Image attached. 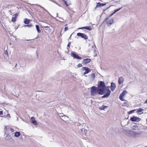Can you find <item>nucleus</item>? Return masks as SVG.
<instances>
[{
    "instance_id": "obj_1",
    "label": "nucleus",
    "mask_w": 147,
    "mask_h": 147,
    "mask_svg": "<svg viewBox=\"0 0 147 147\" xmlns=\"http://www.w3.org/2000/svg\"><path fill=\"white\" fill-rule=\"evenodd\" d=\"M98 87H97L99 89L100 92L99 93L100 94H104L105 93V89L106 86L104 82L100 81L98 83Z\"/></svg>"
},
{
    "instance_id": "obj_2",
    "label": "nucleus",
    "mask_w": 147,
    "mask_h": 147,
    "mask_svg": "<svg viewBox=\"0 0 147 147\" xmlns=\"http://www.w3.org/2000/svg\"><path fill=\"white\" fill-rule=\"evenodd\" d=\"M90 95L91 96H94L98 94L100 95H103L104 94H100L99 92H100L98 88L95 86H93L90 88Z\"/></svg>"
},
{
    "instance_id": "obj_3",
    "label": "nucleus",
    "mask_w": 147,
    "mask_h": 147,
    "mask_svg": "<svg viewBox=\"0 0 147 147\" xmlns=\"http://www.w3.org/2000/svg\"><path fill=\"white\" fill-rule=\"evenodd\" d=\"M105 21L108 26H109L113 23L114 21L113 18H110L109 17L107 18Z\"/></svg>"
},
{
    "instance_id": "obj_4",
    "label": "nucleus",
    "mask_w": 147,
    "mask_h": 147,
    "mask_svg": "<svg viewBox=\"0 0 147 147\" xmlns=\"http://www.w3.org/2000/svg\"><path fill=\"white\" fill-rule=\"evenodd\" d=\"M141 133L134 131H133L131 136L134 138H138L140 137Z\"/></svg>"
},
{
    "instance_id": "obj_5",
    "label": "nucleus",
    "mask_w": 147,
    "mask_h": 147,
    "mask_svg": "<svg viewBox=\"0 0 147 147\" xmlns=\"http://www.w3.org/2000/svg\"><path fill=\"white\" fill-rule=\"evenodd\" d=\"M71 56L74 59H82L81 57L78 56V55L76 54V53L72 52L71 53Z\"/></svg>"
},
{
    "instance_id": "obj_6",
    "label": "nucleus",
    "mask_w": 147,
    "mask_h": 147,
    "mask_svg": "<svg viewBox=\"0 0 147 147\" xmlns=\"http://www.w3.org/2000/svg\"><path fill=\"white\" fill-rule=\"evenodd\" d=\"M77 35L78 36L82 38L86 39L88 38L87 36L85 34L81 33H78L77 34Z\"/></svg>"
},
{
    "instance_id": "obj_7",
    "label": "nucleus",
    "mask_w": 147,
    "mask_h": 147,
    "mask_svg": "<svg viewBox=\"0 0 147 147\" xmlns=\"http://www.w3.org/2000/svg\"><path fill=\"white\" fill-rule=\"evenodd\" d=\"M82 70L83 71L85 70V71L83 73V74L84 75L88 73L91 71V69L86 67H83L82 68Z\"/></svg>"
},
{
    "instance_id": "obj_8",
    "label": "nucleus",
    "mask_w": 147,
    "mask_h": 147,
    "mask_svg": "<svg viewBox=\"0 0 147 147\" xmlns=\"http://www.w3.org/2000/svg\"><path fill=\"white\" fill-rule=\"evenodd\" d=\"M130 120L132 121L138 122L141 120V119L138 117L134 116L131 117L130 119Z\"/></svg>"
},
{
    "instance_id": "obj_9",
    "label": "nucleus",
    "mask_w": 147,
    "mask_h": 147,
    "mask_svg": "<svg viewBox=\"0 0 147 147\" xmlns=\"http://www.w3.org/2000/svg\"><path fill=\"white\" fill-rule=\"evenodd\" d=\"M107 92L104 96H102V98H108L110 95L111 93V90L109 89H107Z\"/></svg>"
},
{
    "instance_id": "obj_10",
    "label": "nucleus",
    "mask_w": 147,
    "mask_h": 147,
    "mask_svg": "<svg viewBox=\"0 0 147 147\" xmlns=\"http://www.w3.org/2000/svg\"><path fill=\"white\" fill-rule=\"evenodd\" d=\"M111 89L112 91H113L116 88V85L115 83L112 82L111 83Z\"/></svg>"
},
{
    "instance_id": "obj_11",
    "label": "nucleus",
    "mask_w": 147,
    "mask_h": 147,
    "mask_svg": "<svg viewBox=\"0 0 147 147\" xmlns=\"http://www.w3.org/2000/svg\"><path fill=\"white\" fill-rule=\"evenodd\" d=\"M81 127V125H80L78 126V129L80 131L82 132L84 130V131L85 133L86 132H87V130H85L84 128L83 127L82 128Z\"/></svg>"
},
{
    "instance_id": "obj_12",
    "label": "nucleus",
    "mask_w": 147,
    "mask_h": 147,
    "mask_svg": "<svg viewBox=\"0 0 147 147\" xmlns=\"http://www.w3.org/2000/svg\"><path fill=\"white\" fill-rule=\"evenodd\" d=\"M18 15V13H16L13 15V16L11 19V21L13 22H15L16 21V19L17 18V17Z\"/></svg>"
},
{
    "instance_id": "obj_13",
    "label": "nucleus",
    "mask_w": 147,
    "mask_h": 147,
    "mask_svg": "<svg viewBox=\"0 0 147 147\" xmlns=\"http://www.w3.org/2000/svg\"><path fill=\"white\" fill-rule=\"evenodd\" d=\"M133 131L127 130L125 131V134L128 136H131Z\"/></svg>"
},
{
    "instance_id": "obj_14",
    "label": "nucleus",
    "mask_w": 147,
    "mask_h": 147,
    "mask_svg": "<svg viewBox=\"0 0 147 147\" xmlns=\"http://www.w3.org/2000/svg\"><path fill=\"white\" fill-rule=\"evenodd\" d=\"M91 60L90 59H84L82 63L84 64H87L90 62Z\"/></svg>"
},
{
    "instance_id": "obj_15",
    "label": "nucleus",
    "mask_w": 147,
    "mask_h": 147,
    "mask_svg": "<svg viewBox=\"0 0 147 147\" xmlns=\"http://www.w3.org/2000/svg\"><path fill=\"white\" fill-rule=\"evenodd\" d=\"M124 81V78L122 77H120L119 78L118 80V83L119 84H122Z\"/></svg>"
},
{
    "instance_id": "obj_16",
    "label": "nucleus",
    "mask_w": 147,
    "mask_h": 147,
    "mask_svg": "<svg viewBox=\"0 0 147 147\" xmlns=\"http://www.w3.org/2000/svg\"><path fill=\"white\" fill-rule=\"evenodd\" d=\"M86 29L87 30H91L92 28L90 26H85L84 27H82L81 28H79L78 29Z\"/></svg>"
},
{
    "instance_id": "obj_17",
    "label": "nucleus",
    "mask_w": 147,
    "mask_h": 147,
    "mask_svg": "<svg viewBox=\"0 0 147 147\" xmlns=\"http://www.w3.org/2000/svg\"><path fill=\"white\" fill-rule=\"evenodd\" d=\"M31 121H32V123L34 125H36V121L35 120L34 117H32L31 118Z\"/></svg>"
},
{
    "instance_id": "obj_18",
    "label": "nucleus",
    "mask_w": 147,
    "mask_h": 147,
    "mask_svg": "<svg viewBox=\"0 0 147 147\" xmlns=\"http://www.w3.org/2000/svg\"><path fill=\"white\" fill-rule=\"evenodd\" d=\"M106 4H103L100 3H98L97 4L96 7H101L105 5Z\"/></svg>"
},
{
    "instance_id": "obj_19",
    "label": "nucleus",
    "mask_w": 147,
    "mask_h": 147,
    "mask_svg": "<svg viewBox=\"0 0 147 147\" xmlns=\"http://www.w3.org/2000/svg\"><path fill=\"white\" fill-rule=\"evenodd\" d=\"M30 22V20L26 18L24 19V23L25 24H29Z\"/></svg>"
},
{
    "instance_id": "obj_20",
    "label": "nucleus",
    "mask_w": 147,
    "mask_h": 147,
    "mask_svg": "<svg viewBox=\"0 0 147 147\" xmlns=\"http://www.w3.org/2000/svg\"><path fill=\"white\" fill-rule=\"evenodd\" d=\"M108 107V106L102 105L99 107V109L100 110H105V109L107 108Z\"/></svg>"
},
{
    "instance_id": "obj_21",
    "label": "nucleus",
    "mask_w": 147,
    "mask_h": 147,
    "mask_svg": "<svg viewBox=\"0 0 147 147\" xmlns=\"http://www.w3.org/2000/svg\"><path fill=\"white\" fill-rule=\"evenodd\" d=\"M20 135V132L17 131L15 133V136L16 137H19Z\"/></svg>"
},
{
    "instance_id": "obj_22",
    "label": "nucleus",
    "mask_w": 147,
    "mask_h": 147,
    "mask_svg": "<svg viewBox=\"0 0 147 147\" xmlns=\"http://www.w3.org/2000/svg\"><path fill=\"white\" fill-rule=\"evenodd\" d=\"M127 93V92L126 90H124L120 94L121 96H124Z\"/></svg>"
},
{
    "instance_id": "obj_23",
    "label": "nucleus",
    "mask_w": 147,
    "mask_h": 147,
    "mask_svg": "<svg viewBox=\"0 0 147 147\" xmlns=\"http://www.w3.org/2000/svg\"><path fill=\"white\" fill-rule=\"evenodd\" d=\"M36 28L38 32L39 33H40L41 32V30L40 29L39 26L37 25H36Z\"/></svg>"
},
{
    "instance_id": "obj_24",
    "label": "nucleus",
    "mask_w": 147,
    "mask_h": 147,
    "mask_svg": "<svg viewBox=\"0 0 147 147\" xmlns=\"http://www.w3.org/2000/svg\"><path fill=\"white\" fill-rule=\"evenodd\" d=\"M144 110L143 109L141 108H140L138 109L137 112L138 113H139L143 111Z\"/></svg>"
},
{
    "instance_id": "obj_25",
    "label": "nucleus",
    "mask_w": 147,
    "mask_h": 147,
    "mask_svg": "<svg viewBox=\"0 0 147 147\" xmlns=\"http://www.w3.org/2000/svg\"><path fill=\"white\" fill-rule=\"evenodd\" d=\"M95 74H92L90 75L91 78L92 80H93L95 78Z\"/></svg>"
},
{
    "instance_id": "obj_26",
    "label": "nucleus",
    "mask_w": 147,
    "mask_h": 147,
    "mask_svg": "<svg viewBox=\"0 0 147 147\" xmlns=\"http://www.w3.org/2000/svg\"><path fill=\"white\" fill-rule=\"evenodd\" d=\"M136 110V109H134V110H132L131 111H130L128 112V113L129 114H132V113H134V112Z\"/></svg>"
},
{
    "instance_id": "obj_27",
    "label": "nucleus",
    "mask_w": 147,
    "mask_h": 147,
    "mask_svg": "<svg viewBox=\"0 0 147 147\" xmlns=\"http://www.w3.org/2000/svg\"><path fill=\"white\" fill-rule=\"evenodd\" d=\"M6 138L7 139H11V137L9 134H7L6 136Z\"/></svg>"
},
{
    "instance_id": "obj_28",
    "label": "nucleus",
    "mask_w": 147,
    "mask_h": 147,
    "mask_svg": "<svg viewBox=\"0 0 147 147\" xmlns=\"http://www.w3.org/2000/svg\"><path fill=\"white\" fill-rule=\"evenodd\" d=\"M123 96H121L120 94L119 96V99L122 101H123L124 100L123 99Z\"/></svg>"
},
{
    "instance_id": "obj_29",
    "label": "nucleus",
    "mask_w": 147,
    "mask_h": 147,
    "mask_svg": "<svg viewBox=\"0 0 147 147\" xmlns=\"http://www.w3.org/2000/svg\"><path fill=\"white\" fill-rule=\"evenodd\" d=\"M122 8V7L121 8H120L119 9H117L114 10V13H115L116 12L119 11V10L121 9Z\"/></svg>"
},
{
    "instance_id": "obj_30",
    "label": "nucleus",
    "mask_w": 147,
    "mask_h": 147,
    "mask_svg": "<svg viewBox=\"0 0 147 147\" xmlns=\"http://www.w3.org/2000/svg\"><path fill=\"white\" fill-rule=\"evenodd\" d=\"M32 24H28L24 26V27H31L32 26Z\"/></svg>"
},
{
    "instance_id": "obj_31",
    "label": "nucleus",
    "mask_w": 147,
    "mask_h": 147,
    "mask_svg": "<svg viewBox=\"0 0 147 147\" xmlns=\"http://www.w3.org/2000/svg\"><path fill=\"white\" fill-rule=\"evenodd\" d=\"M39 6L41 7V8H42L43 9H44L45 11L48 13L49 14V12L46 10V9H45V8H44V7H43L41 6H40L39 5Z\"/></svg>"
},
{
    "instance_id": "obj_32",
    "label": "nucleus",
    "mask_w": 147,
    "mask_h": 147,
    "mask_svg": "<svg viewBox=\"0 0 147 147\" xmlns=\"http://www.w3.org/2000/svg\"><path fill=\"white\" fill-rule=\"evenodd\" d=\"M63 2L67 6H68L69 5V4H68L67 3V2L65 1Z\"/></svg>"
},
{
    "instance_id": "obj_33",
    "label": "nucleus",
    "mask_w": 147,
    "mask_h": 147,
    "mask_svg": "<svg viewBox=\"0 0 147 147\" xmlns=\"http://www.w3.org/2000/svg\"><path fill=\"white\" fill-rule=\"evenodd\" d=\"M63 114L62 113H59V115L60 117H63Z\"/></svg>"
},
{
    "instance_id": "obj_34",
    "label": "nucleus",
    "mask_w": 147,
    "mask_h": 147,
    "mask_svg": "<svg viewBox=\"0 0 147 147\" xmlns=\"http://www.w3.org/2000/svg\"><path fill=\"white\" fill-rule=\"evenodd\" d=\"M82 66V65L81 64L79 63L78 65V67H81Z\"/></svg>"
},
{
    "instance_id": "obj_35",
    "label": "nucleus",
    "mask_w": 147,
    "mask_h": 147,
    "mask_svg": "<svg viewBox=\"0 0 147 147\" xmlns=\"http://www.w3.org/2000/svg\"><path fill=\"white\" fill-rule=\"evenodd\" d=\"M68 30V27H65L64 28V31H66Z\"/></svg>"
},
{
    "instance_id": "obj_36",
    "label": "nucleus",
    "mask_w": 147,
    "mask_h": 147,
    "mask_svg": "<svg viewBox=\"0 0 147 147\" xmlns=\"http://www.w3.org/2000/svg\"><path fill=\"white\" fill-rule=\"evenodd\" d=\"M70 43H71V42H69V43L67 45V47H69L70 46Z\"/></svg>"
},
{
    "instance_id": "obj_37",
    "label": "nucleus",
    "mask_w": 147,
    "mask_h": 147,
    "mask_svg": "<svg viewBox=\"0 0 147 147\" xmlns=\"http://www.w3.org/2000/svg\"><path fill=\"white\" fill-rule=\"evenodd\" d=\"M3 114V111H0V115H1Z\"/></svg>"
},
{
    "instance_id": "obj_38",
    "label": "nucleus",
    "mask_w": 147,
    "mask_h": 147,
    "mask_svg": "<svg viewBox=\"0 0 147 147\" xmlns=\"http://www.w3.org/2000/svg\"><path fill=\"white\" fill-rule=\"evenodd\" d=\"M10 130L11 131V132H13L14 131V130L13 129H12V128H11Z\"/></svg>"
},
{
    "instance_id": "obj_39",
    "label": "nucleus",
    "mask_w": 147,
    "mask_h": 147,
    "mask_svg": "<svg viewBox=\"0 0 147 147\" xmlns=\"http://www.w3.org/2000/svg\"><path fill=\"white\" fill-rule=\"evenodd\" d=\"M43 27H44V28H49V26H43Z\"/></svg>"
},
{
    "instance_id": "obj_40",
    "label": "nucleus",
    "mask_w": 147,
    "mask_h": 147,
    "mask_svg": "<svg viewBox=\"0 0 147 147\" xmlns=\"http://www.w3.org/2000/svg\"><path fill=\"white\" fill-rule=\"evenodd\" d=\"M6 116H9L10 118V115L9 114H7Z\"/></svg>"
},
{
    "instance_id": "obj_41",
    "label": "nucleus",
    "mask_w": 147,
    "mask_h": 147,
    "mask_svg": "<svg viewBox=\"0 0 147 147\" xmlns=\"http://www.w3.org/2000/svg\"><path fill=\"white\" fill-rule=\"evenodd\" d=\"M114 13H112V14H111L110 15V17H109L110 18V17L112 16Z\"/></svg>"
},
{
    "instance_id": "obj_42",
    "label": "nucleus",
    "mask_w": 147,
    "mask_h": 147,
    "mask_svg": "<svg viewBox=\"0 0 147 147\" xmlns=\"http://www.w3.org/2000/svg\"><path fill=\"white\" fill-rule=\"evenodd\" d=\"M60 19L61 20H62V21L64 20L63 19H62L61 18H60Z\"/></svg>"
},
{
    "instance_id": "obj_43",
    "label": "nucleus",
    "mask_w": 147,
    "mask_h": 147,
    "mask_svg": "<svg viewBox=\"0 0 147 147\" xmlns=\"http://www.w3.org/2000/svg\"><path fill=\"white\" fill-rule=\"evenodd\" d=\"M6 52H7V51H5V55H6Z\"/></svg>"
},
{
    "instance_id": "obj_44",
    "label": "nucleus",
    "mask_w": 147,
    "mask_h": 147,
    "mask_svg": "<svg viewBox=\"0 0 147 147\" xmlns=\"http://www.w3.org/2000/svg\"><path fill=\"white\" fill-rule=\"evenodd\" d=\"M55 3H56V4L57 5H59V4L58 3H55Z\"/></svg>"
},
{
    "instance_id": "obj_45",
    "label": "nucleus",
    "mask_w": 147,
    "mask_h": 147,
    "mask_svg": "<svg viewBox=\"0 0 147 147\" xmlns=\"http://www.w3.org/2000/svg\"><path fill=\"white\" fill-rule=\"evenodd\" d=\"M50 0L52 2H54V1L53 0Z\"/></svg>"
},
{
    "instance_id": "obj_46",
    "label": "nucleus",
    "mask_w": 147,
    "mask_h": 147,
    "mask_svg": "<svg viewBox=\"0 0 147 147\" xmlns=\"http://www.w3.org/2000/svg\"><path fill=\"white\" fill-rule=\"evenodd\" d=\"M64 2L65 0H62Z\"/></svg>"
},
{
    "instance_id": "obj_47",
    "label": "nucleus",
    "mask_w": 147,
    "mask_h": 147,
    "mask_svg": "<svg viewBox=\"0 0 147 147\" xmlns=\"http://www.w3.org/2000/svg\"><path fill=\"white\" fill-rule=\"evenodd\" d=\"M92 48H93L94 47V46H92Z\"/></svg>"
},
{
    "instance_id": "obj_48",
    "label": "nucleus",
    "mask_w": 147,
    "mask_h": 147,
    "mask_svg": "<svg viewBox=\"0 0 147 147\" xmlns=\"http://www.w3.org/2000/svg\"><path fill=\"white\" fill-rule=\"evenodd\" d=\"M17 65V64H16V65H15V67H16V66Z\"/></svg>"
},
{
    "instance_id": "obj_49",
    "label": "nucleus",
    "mask_w": 147,
    "mask_h": 147,
    "mask_svg": "<svg viewBox=\"0 0 147 147\" xmlns=\"http://www.w3.org/2000/svg\"><path fill=\"white\" fill-rule=\"evenodd\" d=\"M67 24H66V25H65V26H67Z\"/></svg>"
},
{
    "instance_id": "obj_50",
    "label": "nucleus",
    "mask_w": 147,
    "mask_h": 147,
    "mask_svg": "<svg viewBox=\"0 0 147 147\" xmlns=\"http://www.w3.org/2000/svg\"><path fill=\"white\" fill-rule=\"evenodd\" d=\"M109 87H110V86H108V87H107V88H109Z\"/></svg>"
},
{
    "instance_id": "obj_51",
    "label": "nucleus",
    "mask_w": 147,
    "mask_h": 147,
    "mask_svg": "<svg viewBox=\"0 0 147 147\" xmlns=\"http://www.w3.org/2000/svg\"><path fill=\"white\" fill-rule=\"evenodd\" d=\"M131 82H130L129 83V84L130 83H131Z\"/></svg>"
},
{
    "instance_id": "obj_52",
    "label": "nucleus",
    "mask_w": 147,
    "mask_h": 147,
    "mask_svg": "<svg viewBox=\"0 0 147 147\" xmlns=\"http://www.w3.org/2000/svg\"><path fill=\"white\" fill-rule=\"evenodd\" d=\"M140 113V114H141L142 113Z\"/></svg>"
},
{
    "instance_id": "obj_53",
    "label": "nucleus",
    "mask_w": 147,
    "mask_h": 147,
    "mask_svg": "<svg viewBox=\"0 0 147 147\" xmlns=\"http://www.w3.org/2000/svg\"><path fill=\"white\" fill-rule=\"evenodd\" d=\"M57 16L58 15V13H57Z\"/></svg>"
},
{
    "instance_id": "obj_54",
    "label": "nucleus",
    "mask_w": 147,
    "mask_h": 147,
    "mask_svg": "<svg viewBox=\"0 0 147 147\" xmlns=\"http://www.w3.org/2000/svg\"><path fill=\"white\" fill-rule=\"evenodd\" d=\"M59 5V6H60V7L61 6H60V5Z\"/></svg>"
},
{
    "instance_id": "obj_55",
    "label": "nucleus",
    "mask_w": 147,
    "mask_h": 147,
    "mask_svg": "<svg viewBox=\"0 0 147 147\" xmlns=\"http://www.w3.org/2000/svg\"><path fill=\"white\" fill-rule=\"evenodd\" d=\"M146 122H147V119H146Z\"/></svg>"
}]
</instances>
